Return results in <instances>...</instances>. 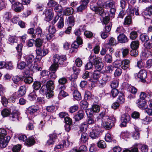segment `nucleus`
Returning a JSON list of instances; mask_svg holds the SVG:
<instances>
[{
	"instance_id": "obj_1",
	"label": "nucleus",
	"mask_w": 152,
	"mask_h": 152,
	"mask_svg": "<svg viewBox=\"0 0 152 152\" xmlns=\"http://www.w3.org/2000/svg\"><path fill=\"white\" fill-rule=\"evenodd\" d=\"M66 58L65 56H60L58 54L55 55L53 57V64H52L49 68L50 70L52 71L53 74L58 69V65L62 64L64 61L66 60Z\"/></svg>"
},
{
	"instance_id": "obj_2",
	"label": "nucleus",
	"mask_w": 152,
	"mask_h": 152,
	"mask_svg": "<svg viewBox=\"0 0 152 152\" xmlns=\"http://www.w3.org/2000/svg\"><path fill=\"white\" fill-rule=\"evenodd\" d=\"M99 118L101 119L102 126L106 129H111L113 125V121L110 118L105 111L102 112L99 115Z\"/></svg>"
},
{
	"instance_id": "obj_3",
	"label": "nucleus",
	"mask_w": 152,
	"mask_h": 152,
	"mask_svg": "<svg viewBox=\"0 0 152 152\" xmlns=\"http://www.w3.org/2000/svg\"><path fill=\"white\" fill-rule=\"evenodd\" d=\"M7 134L5 129H0V146L1 148L5 147L10 139V136L5 137Z\"/></svg>"
},
{
	"instance_id": "obj_4",
	"label": "nucleus",
	"mask_w": 152,
	"mask_h": 152,
	"mask_svg": "<svg viewBox=\"0 0 152 152\" xmlns=\"http://www.w3.org/2000/svg\"><path fill=\"white\" fill-rule=\"evenodd\" d=\"M60 18L59 21L57 24V27L59 28H62L64 26V19L62 17H60L58 15L55 16L53 20L52 21L51 23L49 25V28H55V26L54 24Z\"/></svg>"
},
{
	"instance_id": "obj_5",
	"label": "nucleus",
	"mask_w": 152,
	"mask_h": 152,
	"mask_svg": "<svg viewBox=\"0 0 152 152\" xmlns=\"http://www.w3.org/2000/svg\"><path fill=\"white\" fill-rule=\"evenodd\" d=\"M69 145V142L68 140H63L61 143L58 145L54 147V150L56 151H61V149L64 147H67Z\"/></svg>"
},
{
	"instance_id": "obj_6",
	"label": "nucleus",
	"mask_w": 152,
	"mask_h": 152,
	"mask_svg": "<svg viewBox=\"0 0 152 152\" xmlns=\"http://www.w3.org/2000/svg\"><path fill=\"white\" fill-rule=\"evenodd\" d=\"M130 119V115L127 113L123 114L121 118V125L123 126H126L127 123L129 121Z\"/></svg>"
},
{
	"instance_id": "obj_7",
	"label": "nucleus",
	"mask_w": 152,
	"mask_h": 152,
	"mask_svg": "<svg viewBox=\"0 0 152 152\" xmlns=\"http://www.w3.org/2000/svg\"><path fill=\"white\" fill-rule=\"evenodd\" d=\"M125 31L124 29H123L122 31L120 32L121 33L119 35L118 37V40L120 43H125L128 42V38L126 37L124 34L123 33H124Z\"/></svg>"
},
{
	"instance_id": "obj_8",
	"label": "nucleus",
	"mask_w": 152,
	"mask_h": 152,
	"mask_svg": "<svg viewBox=\"0 0 152 152\" xmlns=\"http://www.w3.org/2000/svg\"><path fill=\"white\" fill-rule=\"evenodd\" d=\"M53 9L50 8L46 10L45 12V20L48 22L50 21L51 20L53 17L54 14L52 11Z\"/></svg>"
},
{
	"instance_id": "obj_9",
	"label": "nucleus",
	"mask_w": 152,
	"mask_h": 152,
	"mask_svg": "<svg viewBox=\"0 0 152 152\" xmlns=\"http://www.w3.org/2000/svg\"><path fill=\"white\" fill-rule=\"evenodd\" d=\"M89 62H91L93 65H94L97 64L99 61H101V58L98 56H97L95 55H91L89 57Z\"/></svg>"
},
{
	"instance_id": "obj_10",
	"label": "nucleus",
	"mask_w": 152,
	"mask_h": 152,
	"mask_svg": "<svg viewBox=\"0 0 152 152\" xmlns=\"http://www.w3.org/2000/svg\"><path fill=\"white\" fill-rule=\"evenodd\" d=\"M90 8L95 12L102 16L104 14V10L103 8L101 7H96L93 5H91Z\"/></svg>"
},
{
	"instance_id": "obj_11",
	"label": "nucleus",
	"mask_w": 152,
	"mask_h": 152,
	"mask_svg": "<svg viewBox=\"0 0 152 152\" xmlns=\"http://www.w3.org/2000/svg\"><path fill=\"white\" fill-rule=\"evenodd\" d=\"M14 8V10L16 12H18L22 11L24 9V7L22 3L18 2H16L12 4Z\"/></svg>"
},
{
	"instance_id": "obj_12",
	"label": "nucleus",
	"mask_w": 152,
	"mask_h": 152,
	"mask_svg": "<svg viewBox=\"0 0 152 152\" xmlns=\"http://www.w3.org/2000/svg\"><path fill=\"white\" fill-rule=\"evenodd\" d=\"M36 51L37 54L40 55L42 56H45L48 53V50L46 48H37Z\"/></svg>"
},
{
	"instance_id": "obj_13",
	"label": "nucleus",
	"mask_w": 152,
	"mask_h": 152,
	"mask_svg": "<svg viewBox=\"0 0 152 152\" xmlns=\"http://www.w3.org/2000/svg\"><path fill=\"white\" fill-rule=\"evenodd\" d=\"M57 137L56 134L55 133L50 134L49 135V139L47 141L46 145H49L53 144L55 142V140Z\"/></svg>"
},
{
	"instance_id": "obj_14",
	"label": "nucleus",
	"mask_w": 152,
	"mask_h": 152,
	"mask_svg": "<svg viewBox=\"0 0 152 152\" xmlns=\"http://www.w3.org/2000/svg\"><path fill=\"white\" fill-rule=\"evenodd\" d=\"M24 58L28 66H30L32 65V64L34 59L33 55H30L26 56L24 57Z\"/></svg>"
},
{
	"instance_id": "obj_15",
	"label": "nucleus",
	"mask_w": 152,
	"mask_h": 152,
	"mask_svg": "<svg viewBox=\"0 0 152 152\" xmlns=\"http://www.w3.org/2000/svg\"><path fill=\"white\" fill-rule=\"evenodd\" d=\"M130 62L129 60H124L121 62V68L124 70H126L129 67Z\"/></svg>"
},
{
	"instance_id": "obj_16",
	"label": "nucleus",
	"mask_w": 152,
	"mask_h": 152,
	"mask_svg": "<svg viewBox=\"0 0 152 152\" xmlns=\"http://www.w3.org/2000/svg\"><path fill=\"white\" fill-rule=\"evenodd\" d=\"M103 6L107 9L112 8L115 6V2L113 0L107 1L104 3Z\"/></svg>"
},
{
	"instance_id": "obj_17",
	"label": "nucleus",
	"mask_w": 152,
	"mask_h": 152,
	"mask_svg": "<svg viewBox=\"0 0 152 152\" xmlns=\"http://www.w3.org/2000/svg\"><path fill=\"white\" fill-rule=\"evenodd\" d=\"M147 73L145 71L143 70H141L138 74V77L142 81H144L146 78Z\"/></svg>"
},
{
	"instance_id": "obj_18",
	"label": "nucleus",
	"mask_w": 152,
	"mask_h": 152,
	"mask_svg": "<svg viewBox=\"0 0 152 152\" xmlns=\"http://www.w3.org/2000/svg\"><path fill=\"white\" fill-rule=\"evenodd\" d=\"M84 114V113L83 111L80 110L78 111L74 116L75 121H79L82 119L83 118Z\"/></svg>"
},
{
	"instance_id": "obj_19",
	"label": "nucleus",
	"mask_w": 152,
	"mask_h": 152,
	"mask_svg": "<svg viewBox=\"0 0 152 152\" xmlns=\"http://www.w3.org/2000/svg\"><path fill=\"white\" fill-rule=\"evenodd\" d=\"M26 92V88L24 86H20L17 95L18 96L21 97L23 96Z\"/></svg>"
},
{
	"instance_id": "obj_20",
	"label": "nucleus",
	"mask_w": 152,
	"mask_h": 152,
	"mask_svg": "<svg viewBox=\"0 0 152 152\" xmlns=\"http://www.w3.org/2000/svg\"><path fill=\"white\" fill-rule=\"evenodd\" d=\"M139 8L138 7L133 8H129L127 10V12H129L130 15H134V13L136 15H139Z\"/></svg>"
},
{
	"instance_id": "obj_21",
	"label": "nucleus",
	"mask_w": 152,
	"mask_h": 152,
	"mask_svg": "<svg viewBox=\"0 0 152 152\" xmlns=\"http://www.w3.org/2000/svg\"><path fill=\"white\" fill-rule=\"evenodd\" d=\"M111 29H105L103 31L101 32V36L103 39H105L110 34Z\"/></svg>"
},
{
	"instance_id": "obj_22",
	"label": "nucleus",
	"mask_w": 152,
	"mask_h": 152,
	"mask_svg": "<svg viewBox=\"0 0 152 152\" xmlns=\"http://www.w3.org/2000/svg\"><path fill=\"white\" fill-rule=\"evenodd\" d=\"M137 104L138 107L142 109L145 108L146 102L145 100L142 99H139L138 100Z\"/></svg>"
},
{
	"instance_id": "obj_23",
	"label": "nucleus",
	"mask_w": 152,
	"mask_h": 152,
	"mask_svg": "<svg viewBox=\"0 0 152 152\" xmlns=\"http://www.w3.org/2000/svg\"><path fill=\"white\" fill-rule=\"evenodd\" d=\"M46 86L49 91H52L54 88V84L52 80L47 81Z\"/></svg>"
},
{
	"instance_id": "obj_24",
	"label": "nucleus",
	"mask_w": 152,
	"mask_h": 152,
	"mask_svg": "<svg viewBox=\"0 0 152 152\" xmlns=\"http://www.w3.org/2000/svg\"><path fill=\"white\" fill-rule=\"evenodd\" d=\"M74 98L77 100H80L81 99V96L80 93L77 90H75L73 93Z\"/></svg>"
},
{
	"instance_id": "obj_25",
	"label": "nucleus",
	"mask_w": 152,
	"mask_h": 152,
	"mask_svg": "<svg viewBox=\"0 0 152 152\" xmlns=\"http://www.w3.org/2000/svg\"><path fill=\"white\" fill-rule=\"evenodd\" d=\"M88 139V135L86 133L83 132L81 134L80 140L81 142L84 143L87 141Z\"/></svg>"
},
{
	"instance_id": "obj_26",
	"label": "nucleus",
	"mask_w": 152,
	"mask_h": 152,
	"mask_svg": "<svg viewBox=\"0 0 152 152\" xmlns=\"http://www.w3.org/2000/svg\"><path fill=\"white\" fill-rule=\"evenodd\" d=\"M43 41L40 38L37 39L35 41L34 45L35 46L38 48H40L42 45Z\"/></svg>"
},
{
	"instance_id": "obj_27",
	"label": "nucleus",
	"mask_w": 152,
	"mask_h": 152,
	"mask_svg": "<svg viewBox=\"0 0 152 152\" xmlns=\"http://www.w3.org/2000/svg\"><path fill=\"white\" fill-rule=\"evenodd\" d=\"M18 96L17 93L15 92L8 99L7 101L13 103L15 102L16 99L17 98Z\"/></svg>"
},
{
	"instance_id": "obj_28",
	"label": "nucleus",
	"mask_w": 152,
	"mask_h": 152,
	"mask_svg": "<svg viewBox=\"0 0 152 152\" xmlns=\"http://www.w3.org/2000/svg\"><path fill=\"white\" fill-rule=\"evenodd\" d=\"M74 18L72 16H70L69 17V21L68 23V27L67 28H71L74 25Z\"/></svg>"
},
{
	"instance_id": "obj_29",
	"label": "nucleus",
	"mask_w": 152,
	"mask_h": 152,
	"mask_svg": "<svg viewBox=\"0 0 152 152\" xmlns=\"http://www.w3.org/2000/svg\"><path fill=\"white\" fill-rule=\"evenodd\" d=\"M37 95L34 90L31 92L28 95V98L31 101H33L35 100L37 97Z\"/></svg>"
},
{
	"instance_id": "obj_30",
	"label": "nucleus",
	"mask_w": 152,
	"mask_h": 152,
	"mask_svg": "<svg viewBox=\"0 0 152 152\" xmlns=\"http://www.w3.org/2000/svg\"><path fill=\"white\" fill-rule=\"evenodd\" d=\"M87 124L86 122H83L79 126L80 130L83 132L86 131L88 127Z\"/></svg>"
},
{
	"instance_id": "obj_31",
	"label": "nucleus",
	"mask_w": 152,
	"mask_h": 152,
	"mask_svg": "<svg viewBox=\"0 0 152 152\" xmlns=\"http://www.w3.org/2000/svg\"><path fill=\"white\" fill-rule=\"evenodd\" d=\"M23 76L21 75H16L13 77L12 79L13 82L15 84H17L18 83L23 79Z\"/></svg>"
},
{
	"instance_id": "obj_32",
	"label": "nucleus",
	"mask_w": 152,
	"mask_h": 152,
	"mask_svg": "<svg viewBox=\"0 0 152 152\" xmlns=\"http://www.w3.org/2000/svg\"><path fill=\"white\" fill-rule=\"evenodd\" d=\"M132 18L131 16L129 15L126 16L125 18L124 22V25H130L132 23Z\"/></svg>"
},
{
	"instance_id": "obj_33",
	"label": "nucleus",
	"mask_w": 152,
	"mask_h": 152,
	"mask_svg": "<svg viewBox=\"0 0 152 152\" xmlns=\"http://www.w3.org/2000/svg\"><path fill=\"white\" fill-rule=\"evenodd\" d=\"M101 127L102 126H99L97 124H96L94 127H92V130L100 134L102 132V130L101 129Z\"/></svg>"
},
{
	"instance_id": "obj_34",
	"label": "nucleus",
	"mask_w": 152,
	"mask_h": 152,
	"mask_svg": "<svg viewBox=\"0 0 152 152\" xmlns=\"http://www.w3.org/2000/svg\"><path fill=\"white\" fill-rule=\"evenodd\" d=\"M73 12V9L72 7L67 8L63 11V13L65 15H69L72 14Z\"/></svg>"
},
{
	"instance_id": "obj_35",
	"label": "nucleus",
	"mask_w": 152,
	"mask_h": 152,
	"mask_svg": "<svg viewBox=\"0 0 152 152\" xmlns=\"http://www.w3.org/2000/svg\"><path fill=\"white\" fill-rule=\"evenodd\" d=\"M94 65L96 69L97 70L96 71H99L101 70L104 66L103 64L100 61H99Z\"/></svg>"
},
{
	"instance_id": "obj_36",
	"label": "nucleus",
	"mask_w": 152,
	"mask_h": 152,
	"mask_svg": "<svg viewBox=\"0 0 152 152\" xmlns=\"http://www.w3.org/2000/svg\"><path fill=\"white\" fill-rule=\"evenodd\" d=\"M138 41H134L132 42L130 45V47L132 49H137L139 46Z\"/></svg>"
},
{
	"instance_id": "obj_37",
	"label": "nucleus",
	"mask_w": 152,
	"mask_h": 152,
	"mask_svg": "<svg viewBox=\"0 0 152 152\" xmlns=\"http://www.w3.org/2000/svg\"><path fill=\"white\" fill-rule=\"evenodd\" d=\"M100 134L92 130V132L90 133V136L92 139H96L99 136Z\"/></svg>"
},
{
	"instance_id": "obj_38",
	"label": "nucleus",
	"mask_w": 152,
	"mask_h": 152,
	"mask_svg": "<svg viewBox=\"0 0 152 152\" xmlns=\"http://www.w3.org/2000/svg\"><path fill=\"white\" fill-rule=\"evenodd\" d=\"M140 37L141 41L142 42H144L145 43L149 40L148 36L145 34H141L140 35Z\"/></svg>"
},
{
	"instance_id": "obj_39",
	"label": "nucleus",
	"mask_w": 152,
	"mask_h": 152,
	"mask_svg": "<svg viewBox=\"0 0 152 152\" xmlns=\"http://www.w3.org/2000/svg\"><path fill=\"white\" fill-rule=\"evenodd\" d=\"M29 110L30 113H34L39 110V107L37 105L32 106L29 107Z\"/></svg>"
},
{
	"instance_id": "obj_40",
	"label": "nucleus",
	"mask_w": 152,
	"mask_h": 152,
	"mask_svg": "<svg viewBox=\"0 0 152 152\" xmlns=\"http://www.w3.org/2000/svg\"><path fill=\"white\" fill-rule=\"evenodd\" d=\"M35 142V141L32 137H30L27 139L26 141V144L28 145H33Z\"/></svg>"
},
{
	"instance_id": "obj_41",
	"label": "nucleus",
	"mask_w": 152,
	"mask_h": 152,
	"mask_svg": "<svg viewBox=\"0 0 152 152\" xmlns=\"http://www.w3.org/2000/svg\"><path fill=\"white\" fill-rule=\"evenodd\" d=\"M125 101L124 96L123 94H121L119 96L116 101L119 104L123 103Z\"/></svg>"
},
{
	"instance_id": "obj_42",
	"label": "nucleus",
	"mask_w": 152,
	"mask_h": 152,
	"mask_svg": "<svg viewBox=\"0 0 152 152\" xmlns=\"http://www.w3.org/2000/svg\"><path fill=\"white\" fill-rule=\"evenodd\" d=\"M104 59L107 63H111L113 61L112 56L109 54H106L104 57Z\"/></svg>"
},
{
	"instance_id": "obj_43",
	"label": "nucleus",
	"mask_w": 152,
	"mask_h": 152,
	"mask_svg": "<svg viewBox=\"0 0 152 152\" xmlns=\"http://www.w3.org/2000/svg\"><path fill=\"white\" fill-rule=\"evenodd\" d=\"M41 86V83L40 82L36 81H35L33 85V88L34 90H37L39 89Z\"/></svg>"
},
{
	"instance_id": "obj_44",
	"label": "nucleus",
	"mask_w": 152,
	"mask_h": 152,
	"mask_svg": "<svg viewBox=\"0 0 152 152\" xmlns=\"http://www.w3.org/2000/svg\"><path fill=\"white\" fill-rule=\"evenodd\" d=\"M22 45L21 44H19L18 45L17 47H16V48L18 53V55L20 57L22 55L21 51L22 50Z\"/></svg>"
},
{
	"instance_id": "obj_45",
	"label": "nucleus",
	"mask_w": 152,
	"mask_h": 152,
	"mask_svg": "<svg viewBox=\"0 0 152 152\" xmlns=\"http://www.w3.org/2000/svg\"><path fill=\"white\" fill-rule=\"evenodd\" d=\"M18 113H13L10 115V119L13 121H16L18 120Z\"/></svg>"
},
{
	"instance_id": "obj_46",
	"label": "nucleus",
	"mask_w": 152,
	"mask_h": 152,
	"mask_svg": "<svg viewBox=\"0 0 152 152\" xmlns=\"http://www.w3.org/2000/svg\"><path fill=\"white\" fill-rule=\"evenodd\" d=\"M145 48L149 49L152 48V40H149L144 44Z\"/></svg>"
},
{
	"instance_id": "obj_47",
	"label": "nucleus",
	"mask_w": 152,
	"mask_h": 152,
	"mask_svg": "<svg viewBox=\"0 0 152 152\" xmlns=\"http://www.w3.org/2000/svg\"><path fill=\"white\" fill-rule=\"evenodd\" d=\"M121 136L124 139L126 140V139H128L130 137V134L127 131L123 132L121 134Z\"/></svg>"
},
{
	"instance_id": "obj_48",
	"label": "nucleus",
	"mask_w": 152,
	"mask_h": 152,
	"mask_svg": "<svg viewBox=\"0 0 152 152\" xmlns=\"http://www.w3.org/2000/svg\"><path fill=\"white\" fill-rule=\"evenodd\" d=\"M100 77V73L98 71H95L93 73V77L94 79L97 80Z\"/></svg>"
},
{
	"instance_id": "obj_49",
	"label": "nucleus",
	"mask_w": 152,
	"mask_h": 152,
	"mask_svg": "<svg viewBox=\"0 0 152 152\" xmlns=\"http://www.w3.org/2000/svg\"><path fill=\"white\" fill-rule=\"evenodd\" d=\"M116 10V8L115 6L110 8V13L109 14V16L110 17H113V18L115 15Z\"/></svg>"
},
{
	"instance_id": "obj_50",
	"label": "nucleus",
	"mask_w": 152,
	"mask_h": 152,
	"mask_svg": "<svg viewBox=\"0 0 152 152\" xmlns=\"http://www.w3.org/2000/svg\"><path fill=\"white\" fill-rule=\"evenodd\" d=\"M98 147L102 148H105L106 147V143L103 140H100L98 142Z\"/></svg>"
},
{
	"instance_id": "obj_51",
	"label": "nucleus",
	"mask_w": 152,
	"mask_h": 152,
	"mask_svg": "<svg viewBox=\"0 0 152 152\" xmlns=\"http://www.w3.org/2000/svg\"><path fill=\"white\" fill-rule=\"evenodd\" d=\"M118 85V82L117 80H114L111 84V87L113 89H116Z\"/></svg>"
},
{
	"instance_id": "obj_52",
	"label": "nucleus",
	"mask_w": 152,
	"mask_h": 152,
	"mask_svg": "<svg viewBox=\"0 0 152 152\" xmlns=\"http://www.w3.org/2000/svg\"><path fill=\"white\" fill-rule=\"evenodd\" d=\"M142 123L145 124H148L149 122H151L152 119L149 116H146L145 118L142 120Z\"/></svg>"
},
{
	"instance_id": "obj_53",
	"label": "nucleus",
	"mask_w": 152,
	"mask_h": 152,
	"mask_svg": "<svg viewBox=\"0 0 152 152\" xmlns=\"http://www.w3.org/2000/svg\"><path fill=\"white\" fill-rule=\"evenodd\" d=\"M10 113V111L8 110L5 109L2 110L1 114L3 117H6L9 115Z\"/></svg>"
},
{
	"instance_id": "obj_54",
	"label": "nucleus",
	"mask_w": 152,
	"mask_h": 152,
	"mask_svg": "<svg viewBox=\"0 0 152 152\" xmlns=\"http://www.w3.org/2000/svg\"><path fill=\"white\" fill-rule=\"evenodd\" d=\"M46 109L48 112H53L56 110V107L53 105L48 106L46 107Z\"/></svg>"
},
{
	"instance_id": "obj_55",
	"label": "nucleus",
	"mask_w": 152,
	"mask_h": 152,
	"mask_svg": "<svg viewBox=\"0 0 152 152\" xmlns=\"http://www.w3.org/2000/svg\"><path fill=\"white\" fill-rule=\"evenodd\" d=\"M67 81V80L66 78L64 77L60 78L58 81V84L65 85Z\"/></svg>"
},
{
	"instance_id": "obj_56",
	"label": "nucleus",
	"mask_w": 152,
	"mask_h": 152,
	"mask_svg": "<svg viewBox=\"0 0 152 152\" xmlns=\"http://www.w3.org/2000/svg\"><path fill=\"white\" fill-rule=\"evenodd\" d=\"M31 69L34 71H40L42 70V68L40 67H39L38 65L35 64L33 66L32 68H31Z\"/></svg>"
},
{
	"instance_id": "obj_57",
	"label": "nucleus",
	"mask_w": 152,
	"mask_h": 152,
	"mask_svg": "<svg viewBox=\"0 0 152 152\" xmlns=\"http://www.w3.org/2000/svg\"><path fill=\"white\" fill-rule=\"evenodd\" d=\"M114 69V67L112 65L107 66L105 68L106 72L107 73H111Z\"/></svg>"
},
{
	"instance_id": "obj_58",
	"label": "nucleus",
	"mask_w": 152,
	"mask_h": 152,
	"mask_svg": "<svg viewBox=\"0 0 152 152\" xmlns=\"http://www.w3.org/2000/svg\"><path fill=\"white\" fill-rule=\"evenodd\" d=\"M100 107L97 105H93L92 108V110L94 112H98L99 111Z\"/></svg>"
},
{
	"instance_id": "obj_59",
	"label": "nucleus",
	"mask_w": 152,
	"mask_h": 152,
	"mask_svg": "<svg viewBox=\"0 0 152 152\" xmlns=\"http://www.w3.org/2000/svg\"><path fill=\"white\" fill-rule=\"evenodd\" d=\"M24 81L26 83L30 84L33 81V79L31 77L28 76L25 77Z\"/></svg>"
},
{
	"instance_id": "obj_60",
	"label": "nucleus",
	"mask_w": 152,
	"mask_h": 152,
	"mask_svg": "<svg viewBox=\"0 0 152 152\" xmlns=\"http://www.w3.org/2000/svg\"><path fill=\"white\" fill-rule=\"evenodd\" d=\"M21 148V145H20L18 144L14 145L12 148V151L14 152L19 151Z\"/></svg>"
},
{
	"instance_id": "obj_61",
	"label": "nucleus",
	"mask_w": 152,
	"mask_h": 152,
	"mask_svg": "<svg viewBox=\"0 0 152 152\" xmlns=\"http://www.w3.org/2000/svg\"><path fill=\"white\" fill-rule=\"evenodd\" d=\"M26 63L24 61H22L17 64V68L19 69H24L26 66Z\"/></svg>"
},
{
	"instance_id": "obj_62",
	"label": "nucleus",
	"mask_w": 152,
	"mask_h": 152,
	"mask_svg": "<svg viewBox=\"0 0 152 152\" xmlns=\"http://www.w3.org/2000/svg\"><path fill=\"white\" fill-rule=\"evenodd\" d=\"M111 79V77L110 76L104 74L102 77V80L105 83L107 82L110 81Z\"/></svg>"
},
{
	"instance_id": "obj_63",
	"label": "nucleus",
	"mask_w": 152,
	"mask_h": 152,
	"mask_svg": "<svg viewBox=\"0 0 152 152\" xmlns=\"http://www.w3.org/2000/svg\"><path fill=\"white\" fill-rule=\"evenodd\" d=\"M137 37V34L136 31H132L130 34V38L132 39H134Z\"/></svg>"
},
{
	"instance_id": "obj_64",
	"label": "nucleus",
	"mask_w": 152,
	"mask_h": 152,
	"mask_svg": "<svg viewBox=\"0 0 152 152\" xmlns=\"http://www.w3.org/2000/svg\"><path fill=\"white\" fill-rule=\"evenodd\" d=\"M8 40L10 43H13L16 42L17 40V38L15 36H10V37L8 38Z\"/></svg>"
}]
</instances>
